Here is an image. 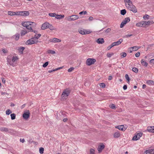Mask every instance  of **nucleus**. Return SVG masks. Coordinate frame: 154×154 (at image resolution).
Here are the masks:
<instances>
[{
	"label": "nucleus",
	"instance_id": "nucleus-9",
	"mask_svg": "<svg viewBox=\"0 0 154 154\" xmlns=\"http://www.w3.org/2000/svg\"><path fill=\"white\" fill-rule=\"evenodd\" d=\"M105 146L103 143H100L98 146L97 150L99 153H100L104 148Z\"/></svg>",
	"mask_w": 154,
	"mask_h": 154
},
{
	"label": "nucleus",
	"instance_id": "nucleus-15",
	"mask_svg": "<svg viewBox=\"0 0 154 154\" xmlns=\"http://www.w3.org/2000/svg\"><path fill=\"white\" fill-rule=\"evenodd\" d=\"M49 23H45L42 24L41 27V29L42 30H45L48 28Z\"/></svg>",
	"mask_w": 154,
	"mask_h": 154
},
{
	"label": "nucleus",
	"instance_id": "nucleus-17",
	"mask_svg": "<svg viewBox=\"0 0 154 154\" xmlns=\"http://www.w3.org/2000/svg\"><path fill=\"white\" fill-rule=\"evenodd\" d=\"M50 41L51 42H60L61 41L60 39L56 38H53L50 39Z\"/></svg>",
	"mask_w": 154,
	"mask_h": 154
},
{
	"label": "nucleus",
	"instance_id": "nucleus-35",
	"mask_svg": "<svg viewBox=\"0 0 154 154\" xmlns=\"http://www.w3.org/2000/svg\"><path fill=\"white\" fill-rule=\"evenodd\" d=\"M15 12L12 11H8V14L9 15H10L11 16L15 15Z\"/></svg>",
	"mask_w": 154,
	"mask_h": 154
},
{
	"label": "nucleus",
	"instance_id": "nucleus-2",
	"mask_svg": "<svg viewBox=\"0 0 154 154\" xmlns=\"http://www.w3.org/2000/svg\"><path fill=\"white\" fill-rule=\"evenodd\" d=\"M96 61V60L94 58H88L86 61V64L88 66H90L94 64Z\"/></svg>",
	"mask_w": 154,
	"mask_h": 154
},
{
	"label": "nucleus",
	"instance_id": "nucleus-32",
	"mask_svg": "<svg viewBox=\"0 0 154 154\" xmlns=\"http://www.w3.org/2000/svg\"><path fill=\"white\" fill-rule=\"evenodd\" d=\"M144 22L146 26V25H149L150 24H153L152 21L150 20H149L148 21H144Z\"/></svg>",
	"mask_w": 154,
	"mask_h": 154
},
{
	"label": "nucleus",
	"instance_id": "nucleus-51",
	"mask_svg": "<svg viewBox=\"0 0 154 154\" xmlns=\"http://www.w3.org/2000/svg\"><path fill=\"white\" fill-rule=\"evenodd\" d=\"M149 15L147 14H145L143 17L144 20H146V19H148Z\"/></svg>",
	"mask_w": 154,
	"mask_h": 154
},
{
	"label": "nucleus",
	"instance_id": "nucleus-3",
	"mask_svg": "<svg viewBox=\"0 0 154 154\" xmlns=\"http://www.w3.org/2000/svg\"><path fill=\"white\" fill-rule=\"evenodd\" d=\"M126 6L128 9H131V7L134 6L130 0H124Z\"/></svg>",
	"mask_w": 154,
	"mask_h": 154
},
{
	"label": "nucleus",
	"instance_id": "nucleus-40",
	"mask_svg": "<svg viewBox=\"0 0 154 154\" xmlns=\"http://www.w3.org/2000/svg\"><path fill=\"white\" fill-rule=\"evenodd\" d=\"M114 55V53H107L106 54V56L109 57H111L112 55Z\"/></svg>",
	"mask_w": 154,
	"mask_h": 154
},
{
	"label": "nucleus",
	"instance_id": "nucleus-49",
	"mask_svg": "<svg viewBox=\"0 0 154 154\" xmlns=\"http://www.w3.org/2000/svg\"><path fill=\"white\" fill-rule=\"evenodd\" d=\"M94 150L93 149H91L90 150V154H94Z\"/></svg>",
	"mask_w": 154,
	"mask_h": 154
},
{
	"label": "nucleus",
	"instance_id": "nucleus-8",
	"mask_svg": "<svg viewBox=\"0 0 154 154\" xmlns=\"http://www.w3.org/2000/svg\"><path fill=\"white\" fill-rule=\"evenodd\" d=\"M32 23H34L31 22L27 21L23 22L22 24L23 26L27 28L29 26H31Z\"/></svg>",
	"mask_w": 154,
	"mask_h": 154
},
{
	"label": "nucleus",
	"instance_id": "nucleus-25",
	"mask_svg": "<svg viewBox=\"0 0 154 154\" xmlns=\"http://www.w3.org/2000/svg\"><path fill=\"white\" fill-rule=\"evenodd\" d=\"M20 34L19 33H17L13 36L14 38L16 40H18L19 38Z\"/></svg>",
	"mask_w": 154,
	"mask_h": 154
},
{
	"label": "nucleus",
	"instance_id": "nucleus-36",
	"mask_svg": "<svg viewBox=\"0 0 154 154\" xmlns=\"http://www.w3.org/2000/svg\"><path fill=\"white\" fill-rule=\"evenodd\" d=\"M126 10L125 9H122L121 11V14L122 15H125L126 14Z\"/></svg>",
	"mask_w": 154,
	"mask_h": 154
},
{
	"label": "nucleus",
	"instance_id": "nucleus-50",
	"mask_svg": "<svg viewBox=\"0 0 154 154\" xmlns=\"http://www.w3.org/2000/svg\"><path fill=\"white\" fill-rule=\"evenodd\" d=\"M26 28L29 30V32H31V31H32V29L31 26H29L28 27H27V28Z\"/></svg>",
	"mask_w": 154,
	"mask_h": 154
},
{
	"label": "nucleus",
	"instance_id": "nucleus-62",
	"mask_svg": "<svg viewBox=\"0 0 154 154\" xmlns=\"http://www.w3.org/2000/svg\"><path fill=\"white\" fill-rule=\"evenodd\" d=\"M112 79V76L111 75H110L109 76L108 78V79L109 80H111Z\"/></svg>",
	"mask_w": 154,
	"mask_h": 154
},
{
	"label": "nucleus",
	"instance_id": "nucleus-14",
	"mask_svg": "<svg viewBox=\"0 0 154 154\" xmlns=\"http://www.w3.org/2000/svg\"><path fill=\"white\" fill-rule=\"evenodd\" d=\"M144 154H154V149H149L146 150Z\"/></svg>",
	"mask_w": 154,
	"mask_h": 154
},
{
	"label": "nucleus",
	"instance_id": "nucleus-53",
	"mask_svg": "<svg viewBox=\"0 0 154 154\" xmlns=\"http://www.w3.org/2000/svg\"><path fill=\"white\" fill-rule=\"evenodd\" d=\"M114 47L113 45H112V44L110 45L109 46H108L107 48V49L108 50H109L111 48H112V47Z\"/></svg>",
	"mask_w": 154,
	"mask_h": 154
},
{
	"label": "nucleus",
	"instance_id": "nucleus-58",
	"mask_svg": "<svg viewBox=\"0 0 154 154\" xmlns=\"http://www.w3.org/2000/svg\"><path fill=\"white\" fill-rule=\"evenodd\" d=\"M15 15H20V11L15 12Z\"/></svg>",
	"mask_w": 154,
	"mask_h": 154
},
{
	"label": "nucleus",
	"instance_id": "nucleus-43",
	"mask_svg": "<svg viewBox=\"0 0 154 154\" xmlns=\"http://www.w3.org/2000/svg\"><path fill=\"white\" fill-rule=\"evenodd\" d=\"M125 78L128 81V83H129L130 79L128 75L127 74L125 75Z\"/></svg>",
	"mask_w": 154,
	"mask_h": 154
},
{
	"label": "nucleus",
	"instance_id": "nucleus-42",
	"mask_svg": "<svg viewBox=\"0 0 154 154\" xmlns=\"http://www.w3.org/2000/svg\"><path fill=\"white\" fill-rule=\"evenodd\" d=\"M48 52L49 54H55V52L54 51L52 50H49L48 51Z\"/></svg>",
	"mask_w": 154,
	"mask_h": 154
},
{
	"label": "nucleus",
	"instance_id": "nucleus-18",
	"mask_svg": "<svg viewBox=\"0 0 154 154\" xmlns=\"http://www.w3.org/2000/svg\"><path fill=\"white\" fill-rule=\"evenodd\" d=\"M12 59L10 57H8L7 58V61L9 64L11 66H14V63L12 62Z\"/></svg>",
	"mask_w": 154,
	"mask_h": 154
},
{
	"label": "nucleus",
	"instance_id": "nucleus-54",
	"mask_svg": "<svg viewBox=\"0 0 154 154\" xmlns=\"http://www.w3.org/2000/svg\"><path fill=\"white\" fill-rule=\"evenodd\" d=\"M149 63L152 65H154V59H151L149 61Z\"/></svg>",
	"mask_w": 154,
	"mask_h": 154
},
{
	"label": "nucleus",
	"instance_id": "nucleus-56",
	"mask_svg": "<svg viewBox=\"0 0 154 154\" xmlns=\"http://www.w3.org/2000/svg\"><path fill=\"white\" fill-rule=\"evenodd\" d=\"M87 13L86 11H82L80 12L79 13V14H87Z\"/></svg>",
	"mask_w": 154,
	"mask_h": 154
},
{
	"label": "nucleus",
	"instance_id": "nucleus-7",
	"mask_svg": "<svg viewBox=\"0 0 154 154\" xmlns=\"http://www.w3.org/2000/svg\"><path fill=\"white\" fill-rule=\"evenodd\" d=\"M79 17L76 15H72L69 17L68 19V20L70 21H74L78 19Z\"/></svg>",
	"mask_w": 154,
	"mask_h": 154
},
{
	"label": "nucleus",
	"instance_id": "nucleus-12",
	"mask_svg": "<svg viewBox=\"0 0 154 154\" xmlns=\"http://www.w3.org/2000/svg\"><path fill=\"white\" fill-rule=\"evenodd\" d=\"M122 42L123 39H120L118 41L113 42L112 44L114 46H118Z\"/></svg>",
	"mask_w": 154,
	"mask_h": 154
},
{
	"label": "nucleus",
	"instance_id": "nucleus-38",
	"mask_svg": "<svg viewBox=\"0 0 154 154\" xmlns=\"http://www.w3.org/2000/svg\"><path fill=\"white\" fill-rule=\"evenodd\" d=\"M120 54L122 58H124L127 56V54L125 52H122Z\"/></svg>",
	"mask_w": 154,
	"mask_h": 154
},
{
	"label": "nucleus",
	"instance_id": "nucleus-33",
	"mask_svg": "<svg viewBox=\"0 0 154 154\" xmlns=\"http://www.w3.org/2000/svg\"><path fill=\"white\" fill-rule=\"evenodd\" d=\"M12 59V62L14 63V62L17 60H18V57L17 56H14L12 58H11Z\"/></svg>",
	"mask_w": 154,
	"mask_h": 154
},
{
	"label": "nucleus",
	"instance_id": "nucleus-21",
	"mask_svg": "<svg viewBox=\"0 0 154 154\" xmlns=\"http://www.w3.org/2000/svg\"><path fill=\"white\" fill-rule=\"evenodd\" d=\"M130 8L131 9H128L132 11L133 12L136 13L137 12V10L135 6L134 5L133 6L131 7Z\"/></svg>",
	"mask_w": 154,
	"mask_h": 154
},
{
	"label": "nucleus",
	"instance_id": "nucleus-19",
	"mask_svg": "<svg viewBox=\"0 0 154 154\" xmlns=\"http://www.w3.org/2000/svg\"><path fill=\"white\" fill-rule=\"evenodd\" d=\"M140 63L141 64L145 67H146L148 66V63L143 59L141 60Z\"/></svg>",
	"mask_w": 154,
	"mask_h": 154
},
{
	"label": "nucleus",
	"instance_id": "nucleus-11",
	"mask_svg": "<svg viewBox=\"0 0 154 154\" xmlns=\"http://www.w3.org/2000/svg\"><path fill=\"white\" fill-rule=\"evenodd\" d=\"M34 38H31L27 41L26 43V44L30 45L33 44L35 43V41L34 40Z\"/></svg>",
	"mask_w": 154,
	"mask_h": 154
},
{
	"label": "nucleus",
	"instance_id": "nucleus-6",
	"mask_svg": "<svg viewBox=\"0 0 154 154\" xmlns=\"http://www.w3.org/2000/svg\"><path fill=\"white\" fill-rule=\"evenodd\" d=\"M30 112L29 110H28L26 112H25L23 115V118L26 120L30 116Z\"/></svg>",
	"mask_w": 154,
	"mask_h": 154
},
{
	"label": "nucleus",
	"instance_id": "nucleus-20",
	"mask_svg": "<svg viewBox=\"0 0 154 154\" xmlns=\"http://www.w3.org/2000/svg\"><path fill=\"white\" fill-rule=\"evenodd\" d=\"M147 130L149 132L154 133V126L148 127Z\"/></svg>",
	"mask_w": 154,
	"mask_h": 154
},
{
	"label": "nucleus",
	"instance_id": "nucleus-1",
	"mask_svg": "<svg viewBox=\"0 0 154 154\" xmlns=\"http://www.w3.org/2000/svg\"><path fill=\"white\" fill-rule=\"evenodd\" d=\"M70 92V91L69 89L67 88L64 90L61 95L62 98L66 99V97H67L69 95Z\"/></svg>",
	"mask_w": 154,
	"mask_h": 154
},
{
	"label": "nucleus",
	"instance_id": "nucleus-37",
	"mask_svg": "<svg viewBox=\"0 0 154 154\" xmlns=\"http://www.w3.org/2000/svg\"><path fill=\"white\" fill-rule=\"evenodd\" d=\"M99 86L100 88H103L105 87L106 85L104 83H100L99 84Z\"/></svg>",
	"mask_w": 154,
	"mask_h": 154
},
{
	"label": "nucleus",
	"instance_id": "nucleus-52",
	"mask_svg": "<svg viewBox=\"0 0 154 154\" xmlns=\"http://www.w3.org/2000/svg\"><path fill=\"white\" fill-rule=\"evenodd\" d=\"M48 62H46L42 66L44 67H45L48 65Z\"/></svg>",
	"mask_w": 154,
	"mask_h": 154
},
{
	"label": "nucleus",
	"instance_id": "nucleus-24",
	"mask_svg": "<svg viewBox=\"0 0 154 154\" xmlns=\"http://www.w3.org/2000/svg\"><path fill=\"white\" fill-rule=\"evenodd\" d=\"M120 136V134L118 131L115 132L113 134V137L115 138H118Z\"/></svg>",
	"mask_w": 154,
	"mask_h": 154
},
{
	"label": "nucleus",
	"instance_id": "nucleus-47",
	"mask_svg": "<svg viewBox=\"0 0 154 154\" xmlns=\"http://www.w3.org/2000/svg\"><path fill=\"white\" fill-rule=\"evenodd\" d=\"M44 151V149L42 147H41L39 149V151L40 154H42L43 153Z\"/></svg>",
	"mask_w": 154,
	"mask_h": 154
},
{
	"label": "nucleus",
	"instance_id": "nucleus-57",
	"mask_svg": "<svg viewBox=\"0 0 154 154\" xmlns=\"http://www.w3.org/2000/svg\"><path fill=\"white\" fill-rule=\"evenodd\" d=\"M125 24V23L123 22L122 21V22L120 24V27L121 28H122Z\"/></svg>",
	"mask_w": 154,
	"mask_h": 154
},
{
	"label": "nucleus",
	"instance_id": "nucleus-30",
	"mask_svg": "<svg viewBox=\"0 0 154 154\" xmlns=\"http://www.w3.org/2000/svg\"><path fill=\"white\" fill-rule=\"evenodd\" d=\"M0 131L2 132H7L8 131V129L7 128L5 127H2L0 128Z\"/></svg>",
	"mask_w": 154,
	"mask_h": 154
},
{
	"label": "nucleus",
	"instance_id": "nucleus-28",
	"mask_svg": "<svg viewBox=\"0 0 154 154\" xmlns=\"http://www.w3.org/2000/svg\"><path fill=\"white\" fill-rule=\"evenodd\" d=\"M130 20V18L129 17H126L122 21L125 23L126 24L127 23L129 22Z\"/></svg>",
	"mask_w": 154,
	"mask_h": 154
},
{
	"label": "nucleus",
	"instance_id": "nucleus-41",
	"mask_svg": "<svg viewBox=\"0 0 154 154\" xmlns=\"http://www.w3.org/2000/svg\"><path fill=\"white\" fill-rule=\"evenodd\" d=\"M132 70L135 73H137L138 72V69L137 68L133 67L132 68Z\"/></svg>",
	"mask_w": 154,
	"mask_h": 154
},
{
	"label": "nucleus",
	"instance_id": "nucleus-4",
	"mask_svg": "<svg viewBox=\"0 0 154 154\" xmlns=\"http://www.w3.org/2000/svg\"><path fill=\"white\" fill-rule=\"evenodd\" d=\"M79 32L82 35H85L90 33L91 32V31L89 30L82 29H79Z\"/></svg>",
	"mask_w": 154,
	"mask_h": 154
},
{
	"label": "nucleus",
	"instance_id": "nucleus-59",
	"mask_svg": "<svg viewBox=\"0 0 154 154\" xmlns=\"http://www.w3.org/2000/svg\"><path fill=\"white\" fill-rule=\"evenodd\" d=\"M140 55V53L139 52H138L137 53L135 54V56L136 57H139Z\"/></svg>",
	"mask_w": 154,
	"mask_h": 154
},
{
	"label": "nucleus",
	"instance_id": "nucleus-64",
	"mask_svg": "<svg viewBox=\"0 0 154 154\" xmlns=\"http://www.w3.org/2000/svg\"><path fill=\"white\" fill-rule=\"evenodd\" d=\"M88 19L89 21H92L93 20V17L91 16L89 17Z\"/></svg>",
	"mask_w": 154,
	"mask_h": 154
},
{
	"label": "nucleus",
	"instance_id": "nucleus-46",
	"mask_svg": "<svg viewBox=\"0 0 154 154\" xmlns=\"http://www.w3.org/2000/svg\"><path fill=\"white\" fill-rule=\"evenodd\" d=\"M11 111L9 109H8L6 112V113L7 115H9L10 113H11Z\"/></svg>",
	"mask_w": 154,
	"mask_h": 154
},
{
	"label": "nucleus",
	"instance_id": "nucleus-44",
	"mask_svg": "<svg viewBox=\"0 0 154 154\" xmlns=\"http://www.w3.org/2000/svg\"><path fill=\"white\" fill-rule=\"evenodd\" d=\"M49 15L50 17H54L56 16L57 15V14L54 13H49Z\"/></svg>",
	"mask_w": 154,
	"mask_h": 154
},
{
	"label": "nucleus",
	"instance_id": "nucleus-45",
	"mask_svg": "<svg viewBox=\"0 0 154 154\" xmlns=\"http://www.w3.org/2000/svg\"><path fill=\"white\" fill-rule=\"evenodd\" d=\"M109 107L113 109H114L116 108L114 104H110L109 106Z\"/></svg>",
	"mask_w": 154,
	"mask_h": 154
},
{
	"label": "nucleus",
	"instance_id": "nucleus-48",
	"mask_svg": "<svg viewBox=\"0 0 154 154\" xmlns=\"http://www.w3.org/2000/svg\"><path fill=\"white\" fill-rule=\"evenodd\" d=\"M41 36V35L40 34H37L35 35L34 37L36 39H38Z\"/></svg>",
	"mask_w": 154,
	"mask_h": 154
},
{
	"label": "nucleus",
	"instance_id": "nucleus-61",
	"mask_svg": "<svg viewBox=\"0 0 154 154\" xmlns=\"http://www.w3.org/2000/svg\"><path fill=\"white\" fill-rule=\"evenodd\" d=\"M128 51H129L130 53L132 52L133 51H134L133 49H130V47L128 48Z\"/></svg>",
	"mask_w": 154,
	"mask_h": 154
},
{
	"label": "nucleus",
	"instance_id": "nucleus-10",
	"mask_svg": "<svg viewBox=\"0 0 154 154\" xmlns=\"http://www.w3.org/2000/svg\"><path fill=\"white\" fill-rule=\"evenodd\" d=\"M136 26L137 27H146V26L145 24L144 21H142L140 22L137 23L136 24Z\"/></svg>",
	"mask_w": 154,
	"mask_h": 154
},
{
	"label": "nucleus",
	"instance_id": "nucleus-16",
	"mask_svg": "<svg viewBox=\"0 0 154 154\" xmlns=\"http://www.w3.org/2000/svg\"><path fill=\"white\" fill-rule=\"evenodd\" d=\"M29 11H20V15L23 16H28L29 15Z\"/></svg>",
	"mask_w": 154,
	"mask_h": 154
},
{
	"label": "nucleus",
	"instance_id": "nucleus-39",
	"mask_svg": "<svg viewBox=\"0 0 154 154\" xmlns=\"http://www.w3.org/2000/svg\"><path fill=\"white\" fill-rule=\"evenodd\" d=\"M11 119L12 120H14L15 119L16 115L14 113L11 114Z\"/></svg>",
	"mask_w": 154,
	"mask_h": 154
},
{
	"label": "nucleus",
	"instance_id": "nucleus-5",
	"mask_svg": "<svg viewBox=\"0 0 154 154\" xmlns=\"http://www.w3.org/2000/svg\"><path fill=\"white\" fill-rule=\"evenodd\" d=\"M143 133L139 132L135 134L133 137L132 140H139L142 136Z\"/></svg>",
	"mask_w": 154,
	"mask_h": 154
},
{
	"label": "nucleus",
	"instance_id": "nucleus-13",
	"mask_svg": "<svg viewBox=\"0 0 154 154\" xmlns=\"http://www.w3.org/2000/svg\"><path fill=\"white\" fill-rule=\"evenodd\" d=\"M116 128H117L119 130L122 131H125L126 128H125L124 127V126L123 125H118L116 127Z\"/></svg>",
	"mask_w": 154,
	"mask_h": 154
},
{
	"label": "nucleus",
	"instance_id": "nucleus-26",
	"mask_svg": "<svg viewBox=\"0 0 154 154\" xmlns=\"http://www.w3.org/2000/svg\"><path fill=\"white\" fill-rule=\"evenodd\" d=\"M64 16L63 15H57H57L56 16L55 18L57 19H60L62 18H64Z\"/></svg>",
	"mask_w": 154,
	"mask_h": 154
},
{
	"label": "nucleus",
	"instance_id": "nucleus-22",
	"mask_svg": "<svg viewBox=\"0 0 154 154\" xmlns=\"http://www.w3.org/2000/svg\"><path fill=\"white\" fill-rule=\"evenodd\" d=\"M96 42L99 44H102L104 42L103 39L100 38H98Z\"/></svg>",
	"mask_w": 154,
	"mask_h": 154
},
{
	"label": "nucleus",
	"instance_id": "nucleus-29",
	"mask_svg": "<svg viewBox=\"0 0 154 154\" xmlns=\"http://www.w3.org/2000/svg\"><path fill=\"white\" fill-rule=\"evenodd\" d=\"M28 32L26 30H22L21 32L20 35L22 36H23Z\"/></svg>",
	"mask_w": 154,
	"mask_h": 154
},
{
	"label": "nucleus",
	"instance_id": "nucleus-60",
	"mask_svg": "<svg viewBox=\"0 0 154 154\" xmlns=\"http://www.w3.org/2000/svg\"><path fill=\"white\" fill-rule=\"evenodd\" d=\"M132 34H130V35H128H128H126L125 36V38H128V37H129L130 36H132Z\"/></svg>",
	"mask_w": 154,
	"mask_h": 154
},
{
	"label": "nucleus",
	"instance_id": "nucleus-34",
	"mask_svg": "<svg viewBox=\"0 0 154 154\" xmlns=\"http://www.w3.org/2000/svg\"><path fill=\"white\" fill-rule=\"evenodd\" d=\"M49 29L51 30H55L56 29L54 28L51 24H50L48 26V28Z\"/></svg>",
	"mask_w": 154,
	"mask_h": 154
},
{
	"label": "nucleus",
	"instance_id": "nucleus-31",
	"mask_svg": "<svg viewBox=\"0 0 154 154\" xmlns=\"http://www.w3.org/2000/svg\"><path fill=\"white\" fill-rule=\"evenodd\" d=\"M140 48V47H138L137 46H135L130 47V49H133L134 51H137Z\"/></svg>",
	"mask_w": 154,
	"mask_h": 154
},
{
	"label": "nucleus",
	"instance_id": "nucleus-27",
	"mask_svg": "<svg viewBox=\"0 0 154 154\" xmlns=\"http://www.w3.org/2000/svg\"><path fill=\"white\" fill-rule=\"evenodd\" d=\"M146 83L149 85H154V81L151 80H149L147 81Z\"/></svg>",
	"mask_w": 154,
	"mask_h": 154
},
{
	"label": "nucleus",
	"instance_id": "nucleus-55",
	"mask_svg": "<svg viewBox=\"0 0 154 154\" xmlns=\"http://www.w3.org/2000/svg\"><path fill=\"white\" fill-rule=\"evenodd\" d=\"M74 69V68L73 67H71L68 69V72H71Z\"/></svg>",
	"mask_w": 154,
	"mask_h": 154
},
{
	"label": "nucleus",
	"instance_id": "nucleus-23",
	"mask_svg": "<svg viewBox=\"0 0 154 154\" xmlns=\"http://www.w3.org/2000/svg\"><path fill=\"white\" fill-rule=\"evenodd\" d=\"M24 47H20L18 48V51L20 54H22L23 53V51L25 49Z\"/></svg>",
	"mask_w": 154,
	"mask_h": 154
},
{
	"label": "nucleus",
	"instance_id": "nucleus-63",
	"mask_svg": "<svg viewBox=\"0 0 154 154\" xmlns=\"http://www.w3.org/2000/svg\"><path fill=\"white\" fill-rule=\"evenodd\" d=\"M127 88V86L126 85H124L123 87V89L124 90H126Z\"/></svg>",
	"mask_w": 154,
	"mask_h": 154
}]
</instances>
